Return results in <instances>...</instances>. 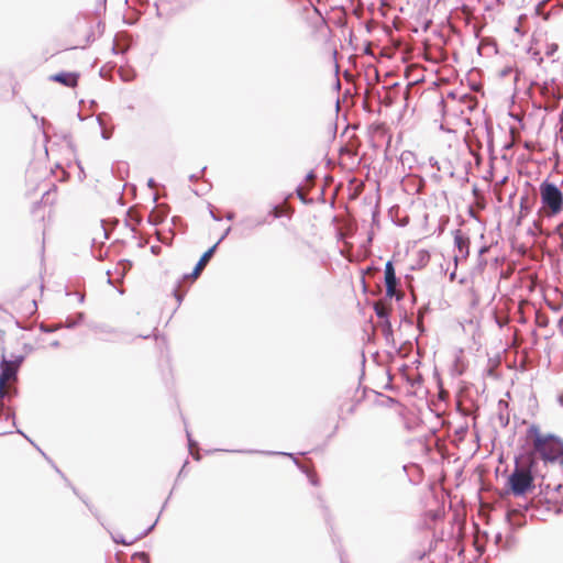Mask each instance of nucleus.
<instances>
[{
	"instance_id": "obj_1",
	"label": "nucleus",
	"mask_w": 563,
	"mask_h": 563,
	"mask_svg": "<svg viewBox=\"0 0 563 563\" xmlns=\"http://www.w3.org/2000/svg\"><path fill=\"white\" fill-rule=\"evenodd\" d=\"M537 462L533 453H527L516 457L515 467L508 476V492L516 497L525 496L534 488L533 468Z\"/></svg>"
},
{
	"instance_id": "obj_2",
	"label": "nucleus",
	"mask_w": 563,
	"mask_h": 563,
	"mask_svg": "<svg viewBox=\"0 0 563 563\" xmlns=\"http://www.w3.org/2000/svg\"><path fill=\"white\" fill-rule=\"evenodd\" d=\"M529 433L533 435V457L539 454L544 462H555L560 460L563 464V441L554 434H541L537 426L529 428Z\"/></svg>"
},
{
	"instance_id": "obj_3",
	"label": "nucleus",
	"mask_w": 563,
	"mask_h": 563,
	"mask_svg": "<svg viewBox=\"0 0 563 563\" xmlns=\"http://www.w3.org/2000/svg\"><path fill=\"white\" fill-rule=\"evenodd\" d=\"M542 208L547 217H554L563 210V192L548 179L543 180L539 187Z\"/></svg>"
},
{
	"instance_id": "obj_4",
	"label": "nucleus",
	"mask_w": 563,
	"mask_h": 563,
	"mask_svg": "<svg viewBox=\"0 0 563 563\" xmlns=\"http://www.w3.org/2000/svg\"><path fill=\"white\" fill-rule=\"evenodd\" d=\"M385 286H386V297L389 299L396 298V300H401L404 294L401 291H397L396 287L399 285V279L396 276V271L391 261H388L385 265Z\"/></svg>"
},
{
	"instance_id": "obj_5",
	"label": "nucleus",
	"mask_w": 563,
	"mask_h": 563,
	"mask_svg": "<svg viewBox=\"0 0 563 563\" xmlns=\"http://www.w3.org/2000/svg\"><path fill=\"white\" fill-rule=\"evenodd\" d=\"M18 374L16 365H12L5 355L2 354L0 362V405L3 406V400L9 393L4 389L5 382L11 378H15Z\"/></svg>"
},
{
	"instance_id": "obj_6",
	"label": "nucleus",
	"mask_w": 563,
	"mask_h": 563,
	"mask_svg": "<svg viewBox=\"0 0 563 563\" xmlns=\"http://www.w3.org/2000/svg\"><path fill=\"white\" fill-rule=\"evenodd\" d=\"M93 332L102 342H119L123 339L124 332L107 324L93 327Z\"/></svg>"
},
{
	"instance_id": "obj_7",
	"label": "nucleus",
	"mask_w": 563,
	"mask_h": 563,
	"mask_svg": "<svg viewBox=\"0 0 563 563\" xmlns=\"http://www.w3.org/2000/svg\"><path fill=\"white\" fill-rule=\"evenodd\" d=\"M454 236V245L457 250V254L454 256L455 262L459 261V258H467L470 254V239L468 236L464 235L461 230H455L453 232Z\"/></svg>"
},
{
	"instance_id": "obj_8",
	"label": "nucleus",
	"mask_w": 563,
	"mask_h": 563,
	"mask_svg": "<svg viewBox=\"0 0 563 563\" xmlns=\"http://www.w3.org/2000/svg\"><path fill=\"white\" fill-rule=\"evenodd\" d=\"M79 73L77 71H60L49 76V80L58 82L67 88H75L78 85Z\"/></svg>"
},
{
	"instance_id": "obj_9",
	"label": "nucleus",
	"mask_w": 563,
	"mask_h": 563,
	"mask_svg": "<svg viewBox=\"0 0 563 563\" xmlns=\"http://www.w3.org/2000/svg\"><path fill=\"white\" fill-rule=\"evenodd\" d=\"M247 453H262V454H266V455H285V456H289L292 459L294 463L298 466V468H300L305 474H307L308 478H309V482L313 485V486H317L319 484L318 482V478L316 476V474L311 473L308 468H306L299 461L297 457H295V455L292 453H286V452H274V451H246Z\"/></svg>"
},
{
	"instance_id": "obj_10",
	"label": "nucleus",
	"mask_w": 563,
	"mask_h": 563,
	"mask_svg": "<svg viewBox=\"0 0 563 563\" xmlns=\"http://www.w3.org/2000/svg\"><path fill=\"white\" fill-rule=\"evenodd\" d=\"M217 247H218V243L213 244L211 247H209L202 255L201 257L199 258L198 263L196 264L192 273L190 275H185L184 277L185 278H188V277H192V278H197L202 269L205 268V266L208 264V262L210 261V258L213 256L214 252L217 251Z\"/></svg>"
},
{
	"instance_id": "obj_11",
	"label": "nucleus",
	"mask_w": 563,
	"mask_h": 563,
	"mask_svg": "<svg viewBox=\"0 0 563 563\" xmlns=\"http://www.w3.org/2000/svg\"><path fill=\"white\" fill-rule=\"evenodd\" d=\"M271 223L267 220V217L257 218L253 216H246L242 218L239 222V225L243 228L244 231H253L258 227Z\"/></svg>"
},
{
	"instance_id": "obj_12",
	"label": "nucleus",
	"mask_w": 563,
	"mask_h": 563,
	"mask_svg": "<svg viewBox=\"0 0 563 563\" xmlns=\"http://www.w3.org/2000/svg\"><path fill=\"white\" fill-rule=\"evenodd\" d=\"M156 523H157V519L155 520V522L152 526H150L147 529H145L143 532H141L137 537H135L134 539H132L130 541L125 540L122 536L112 537V539L118 544L130 545V544L134 543L136 540H140V539L146 537L154 529Z\"/></svg>"
},
{
	"instance_id": "obj_13",
	"label": "nucleus",
	"mask_w": 563,
	"mask_h": 563,
	"mask_svg": "<svg viewBox=\"0 0 563 563\" xmlns=\"http://www.w3.org/2000/svg\"><path fill=\"white\" fill-rule=\"evenodd\" d=\"M519 207H520V210H519V214H518V219H517V224L520 225L521 224V220L530 212L531 210V206H530V199H529V196L528 194L523 195L520 197V201H519Z\"/></svg>"
},
{
	"instance_id": "obj_14",
	"label": "nucleus",
	"mask_w": 563,
	"mask_h": 563,
	"mask_svg": "<svg viewBox=\"0 0 563 563\" xmlns=\"http://www.w3.org/2000/svg\"><path fill=\"white\" fill-rule=\"evenodd\" d=\"M20 311L24 316H33L37 311V303L35 299L26 300L25 302H21Z\"/></svg>"
},
{
	"instance_id": "obj_15",
	"label": "nucleus",
	"mask_w": 563,
	"mask_h": 563,
	"mask_svg": "<svg viewBox=\"0 0 563 563\" xmlns=\"http://www.w3.org/2000/svg\"><path fill=\"white\" fill-rule=\"evenodd\" d=\"M374 311L378 319L385 321L389 319V308L383 303H375Z\"/></svg>"
},
{
	"instance_id": "obj_16",
	"label": "nucleus",
	"mask_w": 563,
	"mask_h": 563,
	"mask_svg": "<svg viewBox=\"0 0 563 563\" xmlns=\"http://www.w3.org/2000/svg\"><path fill=\"white\" fill-rule=\"evenodd\" d=\"M84 318H85L84 312H78L77 316H76V319L67 318L65 325L68 329H73L76 325H78L80 322H82Z\"/></svg>"
},
{
	"instance_id": "obj_17",
	"label": "nucleus",
	"mask_w": 563,
	"mask_h": 563,
	"mask_svg": "<svg viewBox=\"0 0 563 563\" xmlns=\"http://www.w3.org/2000/svg\"><path fill=\"white\" fill-rule=\"evenodd\" d=\"M382 330L384 333V336L388 339L390 335H393V328L389 319H386L385 321H382Z\"/></svg>"
},
{
	"instance_id": "obj_18",
	"label": "nucleus",
	"mask_w": 563,
	"mask_h": 563,
	"mask_svg": "<svg viewBox=\"0 0 563 563\" xmlns=\"http://www.w3.org/2000/svg\"><path fill=\"white\" fill-rule=\"evenodd\" d=\"M187 438H188V446H189L190 454L194 456V459L199 460L200 456L198 454L196 455L194 453V448L197 446L198 444L191 439V435L188 431H187Z\"/></svg>"
},
{
	"instance_id": "obj_19",
	"label": "nucleus",
	"mask_w": 563,
	"mask_h": 563,
	"mask_svg": "<svg viewBox=\"0 0 563 563\" xmlns=\"http://www.w3.org/2000/svg\"><path fill=\"white\" fill-rule=\"evenodd\" d=\"M266 217L267 219L269 217H272L273 219H279L282 217V212L278 210L277 206H274Z\"/></svg>"
},
{
	"instance_id": "obj_20",
	"label": "nucleus",
	"mask_w": 563,
	"mask_h": 563,
	"mask_svg": "<svg viewBox=\"0 0 563 563\" xmlns=\"http://www.w3.org/2000/svg\"><path fill=\"white\" fill-rule=\"evenodd\" d=\"M134 558L140 559L142 563H150V555L146 552H137Z\"/></svg>"
},
{
	"instance_id": "obj_21",
	"label": "nucleus",
	"mask_w": 563,
	"mask_h": 563,
	"mask_svg": "<svg viewBox=\"0 0 563 563\" xmlns=\"http://www.w3.org/2000/svg\"><path fill=\"white\" fill-rule=\"evenodd\" d=\"M24 356L23 355H16L12 360H9V362L13 365H16V369L19 366L23 363Z\"/></svg>"
},
{
	"instance_id": "obj_22",
	"label": "nucleus",
	"mask_w": 563,
	"mask_h": 563,
	"mask_svg": "<svg viewBox=\"0 0 563 563\" xmlns=\"http://www.w3.org/2000/svg\"><path fill=\"white\" fill-rule=\"evenodd\" d=\"M296 192H297V196L298 198L302 201V202H307V199H306V196L305 194L302 192V189H301V186H298V188L296 189Z\"/></svg>"
},
{
	"instance_id": "obj_23",
	"label": "nucleus",
	"mask_w": 563,
	"mask_h": 563,
	"mask_svg": "<svg viewBox=\"0 0 563 563\" xmlns=\"http://www.w3.org/2000/svg\"><path fill=\"white\" fill-rule=\"evenodd\" d=\"M40 330H41L42 332H45V333H49V332L55 331V329H54V328H51V327H48V325H46V324H44V323H41V324H40Z\"/></svg>"
},
{
	"instance_id": "obj_24",
	"label": "nucleus",
	"mask_w": 563,
	"mask_h": 563,
	"mask_svg": "<svg viewBox=\"0 0 563 563\" xmlns=\"http://www.w3.org/2000/svg\"><path fill=\"white\" fill-rule=\"evenodd\" d=\"M554 232L563 239V221L556 225Z\"/></svg>"
},
{
	"instance_id": "obj_25",
	"label": "nucleus",
	"mask_w": 563,
	"mask_h": 563,
	"mask_svg": "<svg viewBox=\"0 0 563 563\" xmlns=\"http://www.w3.org/2000/svg\"><path fill=\"white\" fill-rule=\"evenodd\" d=\"M429 164L432 167H435L438 170H440L439 162L434 157H430Z\"/></svg>"
},
{
	"instance_id": "obj_26",
	"label": "nucleus",
	"mask_w": 563,
	"mask_h": 563,
	"mask_svg": "<svg viewBox=\"0 0 563 563\" xmlns=\"http://www.w3.org/2000/svg\"><path fill=\"white\" fill-rule=\"evenodd\" d=\"M231 231V227H229L224 232L223 234L221 235V238L217 241L218 245L228 236V234L230 233Z\"/></svg>"
},
{
	"instance_id": "obj_27",
	"label": "nucleus",
	"mask_w": 563,
	"mask_h": 563,
	"mask_svg": "<svg viewBox=\"0 0 563 563\" xmlns=\"http://www.w3.org/2000/svg\"><path fill=\"white\" fill-rule=\"evenodd\" d=\"M148 221H150L153 225H157V224L162 221V219H161V218H154L153 216H150Z\"/></svg>"
},
{
	"instance_id": "obj_28",
	"label": "nucleus",
	"mask_w": 563,
	"mask_h": 563,
	"mask_svg": "<svg viewBox=\"0 0 563 563\" xmlns=\"http://www.w3.org/2000/svg\"><path fill=\"white\" fill-rule=\"evenodd\" d=\"M4 419H5V420H9V419L14 420V419H15V415H14V412H13V411H9V412H7V415L4 416ZM13 424H15V421H13Z\"/></svg>"
},
{
	"instance_id": "obj_29",
	"label": "nucleus",
	"mask_w": 563,
	"mask_h": 563,
	"mask_svg": "<svg viewBox=\"0 0 563 563\" xmlns=\"http://www.w3.org/2000/svg\"><path fill=\"white\" fill-rule=\"evenodd\" d=\"M174 294H175L177 301L180 303L184 298V295L180 294L177 289L174 290Z\"/></svg>"
},
{
	"instance_id": "obj_30",
	"label": "nucleus",
	"mask_w": 563,
	"mask_h": 563,
	"mask_svg": "<svg viewBox=\"0 0 563 563\" xmlns=\"http://www.w3.org/2000/svg\"><path fill=\"white\" fill-rule=\"evenodd\" d=\"M316 178V174L313 170H310L307 175H306V179L307 180H311V179H314Z\"/></svg>"
},
{
	"instance_id": "obj_31",
	"label": "nucleus",
	"mask_w": 563,
	"mask_h": 563,
	"mask_svg": "<svg viewBox=\"0 0 563 563\" xmlns=\"http://www.w3.org/2000/svg\"><path fill=\"white\" fill-rule=\"evenodd\" d=\"M210 216H211V218H212L214 221H220V220H221V218H220V217H218V216L213 212V210H212V209H210Z\"/></svg>"
},
{
	"instance_id": "obj_32",
	"label": "nucleus",
	"mask_w": 563,
	"mask_h": 563,
	"mask_svg": "<svg viewBox=\"0 0 563 563\" xmlns=\"http://www.w3.org/2000/svg\"><path fill=\"white\" fill-rule=\"evenodd\" d=\"M16 433H19V434L23 435V437H24L29 442H31L32 444H34V443H33V441H32V440H31V439H30V438H29V437H27L23 431H21V430H19V429H18V430H16Z\"/></svg>"
},
{
	"instance_id": "obj_33",
	"label": "nucleus",
	"mask_w": 563,
	"mask_h": 563,
	"mask_svg": "<svg viewBox=\"0 0 563 563\" xmlns=\"http://www.w3.org/2000/svg\"><path fill=\"white\" fill-rule=\"evenodd\" d=\"M558 49V46L556 45H552L549 51H548V55H552L555 51Z\"/></svg>"
},
{
	"instance_id": "obj_34",
	"label": "nucleus",
	"mask_w": 563,
	"mask_h": 563,
	"mask_svg": "<svg viewBox=\"0 0 563 563\" xmlns=\"http://www.w3.org/2000/svg\"><path fill=\"white\" fill-rule=\"evenodd\" d=\"M49 345H51L52 347H54V349H57V347H59L60 343H59V341H58V340H55V341L51 342V344H49Z\"/></svg>"
},
{
	"instance_id": "obj_35",
	"label": "nucleus",
	"mask_w": 563,
	"mask_h": 563,
	"mask_svg": "<svg viewBox=\"0 0 563 563\" xmlns=\"http://www.w3.org/2000/svg\"><path fill=\"white\" fill-rule=\"evenodd\" d=\"M547 1H548V0H544V1L540 2V3L537 5V12H538V13H540L541 8L545 4V2H547Z\"/></svg>"
},
{
	"instance_id": "obj_36",
	"label": "nucleus",
	"mask_w": 563,
	"mask_h": 563,
	"mask_svg": "<svg viewBox=\"0 0 563 563\" xmlns=\"http://www.w3.org/2000/svg\"><path fill=\"white\" fill-rule=\"evenodd\" d=\"M233 218H234V213L233 212H228L227 216H225V219L229 220V221L233 220Z\"/></svg>"
},
{
	"instance_id": "obj_37",
	"label": "nucleus",
	"mask_w": 563,
	"mask_h": 563,
	"mask_svg": "<svg viewBox=\"0 0 563 563\" xmlns=\"http://www.w3.org/2000/svg\"><path fill=\"white\" fill-rule=\"evenodd\" d=\"M147 185H148V187L154 188V186H155L154 179L150 178Z\"/></svg>"
},
{
	"instance_id": "obj_38",
	"label": "nucleus",
	"mask_w": 563,
	"mask_h": 563,
	"mask_svg": "<svg viewBox=\"0 0 563 563\" xmlns=\"http://www.w3.org/2000/svg\"><path fill=\"white\" fill-rule=\"evenodd\" d=\"M197 179H198V176H197L196 174H191V175L189 176V180H190V181H196Z\"/></svg>"
},
{
	"instance_id": "obj_39",
	"label": "nucleus",
	"mask_w": 563,
	"mask_h": 563,
	"mask_svg": "<svg viewBox=\"0 0 563 563\" xmlns=\"http://www.w3.org/2000/svg\"><path fill=\"white\" fill-rule=\"evenodd\" d=\"M558 401L563 407V393L559 396Z\"/></svg>"
},
{
	"instance_id": "obj_40",
	"label": "nucleus",
	"mask_w": 563,
	"mask_h": 563,
	"mask_svg": "<svg viewBox=\"0 0 563 563\" xmlns=\"http://www.w3.org/2000/svg\"><path fill=\"white\" fill-rule=\"evenodd\" d=\"M112 52H113V54H119V51H118V48H117V45H115V44L112 46Z\"/></svg>"
},
{
	"instance_id": "obj_41",
	"label": "nucleus",
	"mask_w": 563,
	"mask_h": 563,
	"mask_svg": "<svg viewBox=\"0 0 563 563\" xmlns=\"http://www.w3.org/2000/svg\"><path fill=\"white\" fill-rule=\"evenodd\" d=\"M24 350H26V351H29V352H30V351H32V350H33V347H32L31 345H29V344H25V345H24Z\"/></svg>"
},
{
	"instance_id": "obj_42",
	"label": "nucleus",
	"mask_w": 563,
	"mask_h": 563,
	"mask_svg": "<svg viewBox=\"0 0 563 563\" xmlns=\"http://www.w3.org/2000/svg\"><path fill=\"white\" fill-rule=\"evenodd\" d=\"M500 541H501V534L499 533V534L496 536V543H498Z\"/></svg>"
},
{
	"instance_id": "obj_43",
	"label": "nucleus",
	"mask_w": 563,
	"mask_h": 563,
	"mask_svg": "<svg viewBox=\"0 0 563 563\" xmlns=\"http://www.w3.org/2000/svg\"><path fill=\"white\" fill-rule=\"evenodd\" d=\"M102 137H103L104 140L109 139V135L107 134V132H104V131L102 132Z\"/></svg>"
},
{
	"instance_id": "obj_44",
	"label": "nucleus",
	"mask_w": 563,
	"mask_h": 563,
	"mask_svg": "<svg viewBox=\"0 0 563 563\" xmlns=\"http://www.w3.org/2000/svg\"><path fill=\"white\" fill-rule=\"evenodd\" d=\"M15 324H16V327H19L20 329H23V330L25 329L24 327H22V324H21L19 321H15Z\"/></svg>"
},
{
	"instance_id": "obj_45",
	"label": "nucleus",
	"mask_w": 563,
	"mask_h": 563,
	"mask_svg": "<svg viewBox=\"0 0 563 563\" xmlns=\"http://www.w3.org/2000/svg\"><path fill=\"white\" fill-rule=\"evenodd\" d=\"M561 488H562V484H559V485H556V486H555V488H554V489H555L556 492H559Z\"/></svg>"
},
{
	"instance_id": "obj_46",
	"label": "nucleus",
	"mask_w": 563,
	"mask_h": 563,
	"mask_svg": "<svg viewBox=\"0 0 563 563\" xmlns=\"http://www.w3.org/2000/svg\"><path fill=\"white\" fill-rule=\"evenodd\" d=\"M54 467H55L56 472L64 477V474L60 472V470L58 467H56V466H54Z\"/></svg>"
},
{
	"instance_id": "obj_47",
	"label": "nucleus",
	"mask_w": 563,
	"mask_h": 563,
	"mask_svg": "<svg viewBox=\"0 0 563 563\" xmlns=\"http://www.w3.org/2000/svg\"><path fill=\"white\" fill-rule=\"evenodd\" d=\"M97 120H98L99 124L102 126V120H101L100 115L97 117Z\"/></svg>"
},
{
	"instance_id": "obj_48",
	"label": "nucleus",
	"mask_w": 563,
	"mask_h": 563,
	"mask_svg": "<svg viewBox=\"0 0 563 563\" xmlns=\"http://www.w3.org/2000/svg\"><path fill=\"white\" fill-rule=\"evenodd\" d=\"M3 409H4V405L3 406L0 405V417L2 416Z\"/></svg>"
},
{
	"instance_id": "obj_49",
	"label": "nucleus",
	"mask_w": 563,
	"mask_h": 563,
	"mask_svg": "<svg viewBox=\"0 0 563 563\" xmlns=\"http://www.w3.org/2000/svg\"><path fill=\"white\" fill-rule=\"evenodd\" d=\"M78 300H79L80 302H82V301H84V295H80V297H78Z\"/></svg>"
},
{
	"instance_id": "obj_50",
	"label": "nucleus",
	"mask_w": 563,
	"mask_h": 563,
	"mask_svg": "<svg viewBox=\"0 0 563 563\" xmlns=\"http://www.w3.org/2000/svg\"><path fill=\"white\" fill-rule=\"evenodd\" d=\"M558 7H559L560 9H563V2H562V3H561V2H558Z\"/></svg>"
},
{
	"instance_id": "obj_51",
	"label": "nucleus",
	"mask_w": 563,
	"mask_h": 563,
	"mask_svg": "<svg viewBox=\"0 0 563 563\" xmlns=\"http://www.w3.org/2000/svg\"><path fill=\"white\" fill-rule=\"evenodd\" d=\"M37 451H40V453H42V455L45 456V452H43V450H41V448H37Z\"/></svg>"
},
{
	"instance_id": "obj_52",
	"label": "nucleus",
	"mask_w": 563,
	"mask_h": 563,
	"mask_svg": "<svg viewBox=\"0 0 563 563\" xmlns=\"http://www.w3.org/2000/svg\"><path fill=\"white\" fill-rule=\"evenodd\" d=\"M37 451H40V453H42V455L45 456V452H43V450H41V448H37Z\"/></svg>"
},
{
	"instance_id": "obj_53",
	"label": "nucleus",
	"mask_w": 563,
	"mask_h": 563,
	"mask_svg": "<svg viewBox=\"0 0 563 563\" xmlns=\"http://www.w3.org/2000/svg\"><path fill=\"white\" fill-rule=\"evenodd\" d=\"M37 451H40V453H42V455L45 456V452H43V450H41V448H37Z\"/></svg>"
}]
</instances>
